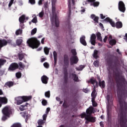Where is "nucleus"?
<instances>
[{
  "instance_id": "nucleus-1",
  "label": "nucleus",
  "mask_w": 127,
  "mask_h": 127,
  "mask_svg": "<svg viewBox=\"0 0 127 127\" xmlns=\"http://www.w3.org/2000/svg\"><path fill=\"white\" fill-rule=\"evenodd\" d=\"M118 126L127 127V102L123 98H119L117 106Z\"/></svg>"
},
{
  "instance_id": "nucleus-2",
  "label": "nucleus",
  "mask_w": 127,
  "mask_h": 127,
  "mask_svg": "<svg viewBox=\"0 0 127 127\" xmlns=\"http://www.w3.org/2000/svg\"><path fill=\"white\" fill-rule=\"evenodd\" d=\"M113 75L118 86L122 88H126L127 87V81L126 77L124 75H123L122 71H119L117 67L115 68Z\"/></svg>"
},
{
  "instance_id": "nucleus-3",
  "label": "nucleus",
  "mask_w": 127,
  "mask_h": 127,
  "mask_svg": "<svg viewBox=\"0 0 127 127\" xmlns=\"http://www.w3.org/2000/svg\"><path fill=\"white\" fill-rule=\"evenodd\" d=\"M27 43L29 47L34 49V48H38L41 43L38 41L37 38H30L27 41Z\"/></svg>"
},
{
  "instance_id": "nucleus-4",
  "label": "nucleus",
  "mask_w": 127,
  "mask_h": 127,
  "mask_svg": "<svg viewBox=\"0 0 127 127\" xmlns=\"http://www.w3.org/2000/svg\"><path fill=\"white\" fill-rule=\"evenodd\" d=\"M107 103H108V106H107V122L110 124H111L112 118L111 115H110V111L111 110V106H112L113 103V100L110 95L107 96Z\"/></svg>"
},
{
  "instance_id": "nucleus-5",
  "label": "nucleus",
  "mask_w": 127,
  "mask_h": 127,
  "mask_svg": "<svg viewBox=\"0 0 127 127\" xmlns=\"http://www.w3.org/2000/svg\"><path fill=\"white\" fill-rule=\"evenodd\" d=\"M52 13L53 16L51 18V21L54 22L55 20L56 27H59L60 23L59 19H58V16L56 13V7L55 4L52 5Z\"/></svg>"
},
{
  "instance_id": "nucleus-6",
  "label": "nucleus",
  "mask_w": 127,
  "mask_h": 127,
  "mask_svg": "<svg viewBox=\"0 0 127 127\" xmlns=\"http://www.w3.org/2000/svg\"><path fill=\"white\" fill-rule=\"evenodd\" d=\"M105 21L109 22L112 27H116L118 29H120L123 26V24L121 21H118L115 24L114 21H113L112 19H111L110 17H107L105 18Z\"/></svg>"
},
{
  "instance_id": "nucleus-7",
  "label": "nucleus",
  "mask_w": 127,
  "mask_h": 127,
  "mask_svg": "<svg viewBox=\"0 0 127 127\" xmlns=\"http://www.w3.org/2000/svg\"><path fill=\"white\" fill-rule=\"evenodd\" d=\"M32 97V96H23V97H18L16 99V104L17 105H21L24 102H28L31 100Z\"/></svg>"
},
{
  "instance_id": "nucleus-8",
  "label": "nucleus",
  "mask_w": 127,
  "mask_h": 127,
  "mask_svg": "<svg viewBox=\"0 0 127 127\" xmlns=\"http://www.w3.org/2000/svg\"><path fill=\"white\" fill-rule=\"evenodd\" d=\"M2 113L3 115L2 117V121H6L7 119V117H9L10 115V111L8 107H5L2 110Z\"/></svg>"
},
{
  "instance_id": "nucleus-9",
  "label": "nucleus",
  "mask_w": 127,
  "mask_h": 127,
  "mask_svg": "<svg viewBox=\"0 0 127 127\" xmlns=\"http://www.w3.org/2000/svg\"><path fill=\"white\" fill-rule=\"evenodd\" d=\"M68 77L69 79H72L74 82H77L80 81L78 76L76 74V72H74V73H69Z\"/></svg>"
},
{
  "instance_id": "nucleus-10",
  "label": "nucleus",
  "mask_w": 127,
  "mask_h": 127,
  "mask_svg": "<svg viewBox=\"0 0 127 127\" xmlns=\"http://www.w3.org/2000/svg\"><path fill=\"white\" fill-rule=\"evenodd\" d=\"M118 8L120 11L124 13L126 10V5L123 1H119L118 3Z\"/></svg>"
},
{
  "instance_id": "nucleus-11",
  "label": "nucleus",
  "mask_w": 127,
  "mask_h": 127,
  "mask_svg": "<svg viewBox=\"0 0 127 127\" xmlns=\"http://www.w3.org/2000/svg\"><path fill=\"white\" fill-rule=\"evenodd\" d=\"M19 68V65L17 64V63H12L9 65L8 70L10 71H13L15 70H17V69H18Z\"/></svg>"
},
{
  "instance_id": "nucleus-12",
  "label": "nucleus",
  "mask_w": 127,
  "mask_h": 127,
  "mask_svg": "<svg viewBox=\"0 0 127 127\" xmlns=\"http://www.w3.org/2000/svg\"><path fill=\"white\" fill-rule=\"evenodd\" d=\"M79 61V59L77 56V55H74V56H72L70 58V65H73V64H77Z\"/></svg>"
},
{
  "instance_id": "nucleus-13",
  "label": "nucleus",
  "mask_w": 127,
  "mask_h": 127,
  "mask_svg": "<svg viewBox=\"0 0 127 127\" xmlns=\"http://www.w3.org/2000/svg\"><path fill=\"white\" fill-rule=\"evenodd\" d=\"M96 35L95 34H92L90 39V42L92 45H94L95 46L96 44Z\"/></svg>"
},
{
  "instance_id": "nucleus-14",
  "label": "nucleus",
  "mask_w": 127,
  "mask_h": 127,
  "mask_svg": "<svg viewBox=\"0 0 127 127\" xmlns=\"http://www.w3.org/2000/svg\"><path fill=\"white\" fill-rule=\"evenodd\" d=\"M8 44V41H6L5 39H0V49L3 47V46H6Z\"/></svg>"
},
{
  "instance_id": "nucleus-15",
  "label": "nucleus",
  "mask_w": 127,
  "mask_h": 127,
  "mask_svg": "<svg viewBox=\"0 0 127 127\" xmlns=\"http://www.w3.org/2000/svg\"><path fill=\"white\" fill-rule=\"evenodd\" d=\"M64 62L65 66H69V57L68 56V55H64Z\"/></svg>"
},
{
  "instance_id": "nucleus-16",
  "label": "nucleus",
  "mask_w": 127,
  "mask_h": 127,
  "mask_svg": "<svg viewBox=\"0 0 127 127\" xmlns=\"http://www.w3.org/2000/svg\"><path fill=\"white\" fill-rule=\"evenodd\" d=\"M80 43L84 46H87V44L86 41V37L84 35L81 36L80 38Z\"/></svg>"
},
{
  "instance_id": "nucleus-17",
  "label": "nucleus",
  "mask_w": 127,
  "mask_h": 127,
  "mask_svg": "<svg viewBox=\"0 0 127 127\" xmlns=\"http://www.w3.org/2000/svg\"><path fill=\"white\" fill-rule=\"evenodd\" d=\"M87 123L89 122L91 123H95L96 122V118L94 117H92L91 115L90 116H87L86 118Z\"/></svg>"
},
{
  "instance_id": "nucleus-18",
  "label": "nucleus",
  "mask_w": 127,
  "mask_h": 127,
  "mask_svg": "<svg viewBox=\"0 0 127 127\" xmlns=\"http://www.w3.org/2000/svg\"><path fill=\"white\" fill-rule=\"evenodd\" d=\"M41 81L43 84H48L49 81V78L47 76L44 75L41 77Z\"/></svg>"
},
{
  "instance_id": "nucleus-19",
  "label": "nucleus",
  "mask_w": 127,
  "mask_h": 127,
  "mask_svg": "<svg viewBox=\"0 0 127 127\" xmlns=\"http://www.w3.org/2000/svg\"><path fill=\"white\" fill-rule=\"evenodd\" d=\"M91 18L93 19L94 22L96 24H97V23H99V17H98V16H96L94 14H92L91 15Z\"/></svg>"
},
{
  "instance_id": "nucleus-20",
  "label": "nucleus",
  "mask_w": 127,
  "mask_h": 127,
  "mask_svg": "<svg viewBox=\"0 0 127 127\" xmlns=\"http://www.w3.org/2000/svg\"><path fill=\"white\" fill-rule=\"evenodd\" d=\"M28 103H26L25 105H22L19 108L20 111H24L25 110H27L28 109Z\"/></svg>"
},
{
  "instance_id": "nucleus-21",
  "label": "nucleus",
  "mask_w": 127,
  "mask_h": 127,
  "mask_svg": "<svg viewBox=\"0 0 127 127\" xmlns=\"http://www.w3.org/2000/svg\"><path fill=\"white\" fill-rule=\"evenodd\" d=\"M94 111L93 108H89L86 110V116H91V114H93Z\"/></svg>"
},
{
  "instance_id": "nucleus-22",
  "label": "nucleus",
  "mask_w": 127,
  "mask_h": 127,
  "mask_svg": "<svg viewBox=\"0 0 127 127\" xmlns=\"http://www.w3.org/2000/svg\"><path fill=\"white\" fill-rule=\"evenodd\" d=\"M53 55H54V64L55 65H56V64H57V57H58V54L56 51H54Z\"/></svg>"
},
{
  "instance_id": "nucleus-23",
  "label": "nucleus",
  "mask_w": 127,
  "mask_h": 127,
  "mask_svg": "<svg viewBox=\"0 0 127 127\" xmlns=\"http://www.w3.org/2000/svg\"><path fill=\"white\" fill-rule=\"evenodd\" d=\"M68 18H69L71 14V5L70 1L68 2Z\"/></svg>"
},
{
  "instance_id": "nucleus-24",
  "label": "nucleus",
  "mask_w": 127,
  "mask_h": 127,
  "mask_svg": "<svg viewBox=\"0 0 127 127\" xmlns=\"http://www.w3.org/2000/svg\"><path fill=\"white\" fill-rule=\"evenodd\" d=\"M109 44L111 45V46H114V45H116L117 41L115 39H111L110 41H109Z\"/></svg>"
},
{
  "instance_id": "nucleus-25",
  "label": "nucleus",
  "mask_w": 127,
  "mask_h": 127,
  "mask_svg": "<svg viewBox=\"0 0 127 127\" xmlns=\"http://www.w3.org/2000/svg\"><path fill=\"white\" fill-rule=\"evenodd\" d=\"M18 59L20 61H22L23 59H24L25 57V54H23V53H20V54H18Z\"/></svg>"
},
{
  "instance_id": "nucleus-26",
  "label": "nucleus",
  "mask_w": 127,
  "mask_h": 127,
  "mask_svg": "<svg viewBox=\"0 0 127 127\" xmlns=\"http://www.w3.org/2000/svg\"><path fill=\"white\" fill-rule=\"evenodd\" d=\"M26 19L25 15H22L19 18V21L20 23H24V21Z\"/></svg>"
},
{
  "instance_id": "nucleus-27",
  "label": "nucleus",
  "mask_w": 127,
  "mask_h": 127,
  "mask_svg": "<svg viewBox=\"0 0 127 127\" xmlns=\"http://www.w3.org/2000/svg\"><path fill=\"white\" fill-rule=\"evenodd\" d=\"M96 36L97 37L98 40H99V41H101V42H103L101 34L100 33V32H97L96 33Z\"/></svg>"
},
{
  "instance_id": "nucleus-28",
  "label": "nucleus",
  "mask_w": 127,
  "mask_h": 127,
  "mask_svg": "<svg viewBox=\"0 0 127 127\" xmlns=\"http://www.w3.org/2000/svg\"><path fill=\"white\" fill-rule=\"evenodd\" d=\"M93 56V58H95V59H98V58H99L98 51H97V50H94Z\"/></svg>"
},
{
  "instance_id": "nucleus-29",
  "label": "nucleus",
  "mask_w": 127,
  "mask_h": 127,
  "mask_svg": "<svg viewBox=\"0 0 127 127\" xmlns=\"http://www.w3.org/2000/svg\"><path fill=\"white\" fill-rule=\"evenodd\" d=\"M96 90L95 86H94L93 91L91 94V97H94L95 99H96L97 97V94H96Z\"/></svg>"
},
{
  "instance_id": "nucleus-30",
  "label": "nucleus",
  "mask_w": 127,
  "mask_h": 127,
  "mask_svg": "<svg viewBox=\"0 0 127 127\" xmlns=\"http://www.w3.org/2000/svg\"><path fill=\"white\" fill-rule=\"evenodd\" d=\"M100 87L102 89H104L105 88L106 84L105 81H101V80H100Z\"/></svg>"
},
{
  "instance_id": "nucleus-31",
  "label": "nucleus",
  "mask_w": 127,
  "mask_h": 127,
  "mask_svg": "<svg viewBox=\"0 0 127 127\" xmlns=\"http://www.w3.org/2000/svg\"><path fill=\"white\" fill-rule=\"evenodd\" d=\"M22 42V39H17V40L16 41V44H17V46H20V45H21Z\"/></svg>"
},
{
  "instance_id": "nucleus-32",
  "label": "nucleus",
  "mask_w": 127,
  "mask_h": 127,
  "mask_svg": "<svg viewBox=\"0 0 127 127\" xmlns=\"http://www.w3.org/2000/svg\"><path fill=\"white\" fill-rule=\"evenodd\" d=\"M0 101L3 104H7L8 100L6 98H0Z\"/></svg>"
},
{
  "instance_id": "nucleus-33",
  "label": "nucleus",
  "mask_w": 127,
  "mask_h": 127,
  "mask_svg": "<svg viewBox=\"0 0 127 127\" xmlns=\"http://www.w3.org/2000/svg\"><path fill=\"white\" fill-rule=\"evenodd\" d=\"M23 33V30L22 29H18L15 32V34L18 36V35H22Z\"/></svg>"
},
{
  "instance_id": "nucleus-34",
  "label": "nucleus",
  "mask_w": 127,
  "mask_h": 127,
  "mask_svg": "<svg viewBox=\"0 0 127 127\" xmlns=\"http://www.w3.org/2000/svg\"><path fill=\"white\" fill-rule=\"evenodd\" d=\"M44 50L46 55H49L50 52L49 48H48V47H45Z\"/></svg>"
},
{
  "instance_id": "nucleus-35",
  "label": "nucleus",
  "mask_w": 127,
  "mask_h": 127,
  "mask_svg": "<svg viewBox=\"0 0 127 127\" xmlns=\"http://www.w3.org/2000/svg\"><path fill=\"white\" fill-rule=\"evenodd\" d=\"M107 65L108 66V71L111 70L112 65V61L109 60L107 62Z\"/></svg>"
},
{
  "instance_id": "nucleus-36",
  "label": "nucleus",
  "mask_w": 127,
  "mask_h": 127,
  "mask_svg": "<svg viewBox=\"0 0 127 127\" xmlns=\"http://www.w3.org/2000/svg\"><path fill=\"white\" fill-rule=\"evenodd\" d=\"M84 68H85L84 65H80L78 68H76V69L77 71H82Z\"/></svg>"
},
{
  "instance_id": "nucleus-37",
  "label": "nucleus",
  "mask_w": 127,
  "mask_h": 127,
  "mask_svg": "<svg viewBox=\"0 0 127 127\" xmlns=\"http://www.w3.org/2000/svg\"><path fill=\"white\" fill-rule=\"evenodd\" d=\"M45 122H44L43 121V120H38V125H40V126H42L43 127V126L44 125Z\"/></svg>"
},
{
  "instance_id": "nucleus-38",
  "label": "nucleus",
  "mask_w": 127,
  "mask_h": 127,
  "mask_svg": "<svg viewBox=\"0 0 127 127\" xmlns=\"http://www.w3.org/2000/svg\"><path fill=\"white\" fill-rule=\"evenodd\" d=\"M11 127H22L21 124L19 123H16L15 124H13Z\"/></svg>"
},
{
  "instance_id": "nucleus-39",
  "label": "nucleus",
  "mask_w": 127,
  "mask_h": 127,
  "mask_svg": "<svg viewBox=\"0 0 127 127\" xmlns=\"http://www.w3.org/2000/svg\"><path fill=\"white\" fill-rule=\"evenodd\" d=\"M91 5H93L94 7H98L100 5V2L96 1H94V2L93 4H91Z\"/></svg>"
},
{
  "instance_id": "nucleus-40",
  "label": "nucleus",
  "mask_w": 127,
  "mask_h": 127,
  "mask_svg": "<svg viewBox=\"0 0 127 127\" xmlns=\"http://www.w3.org/2000/svg\"><path fill=\"white\" fill-rule=\"evenodd\" d=\"M86 117H87V115L86 114H85V113H83V114H81L80 115V117L82 118V119H83L84 118H85V120H86V124H87V121L86 120Z\"/></svg>"
},
{
  "instance_id": "nucleus-41",
  "label": "nucleus",
  "mask_w": 127,
  "mask_h": 127,
  "mask_svg": "<svg viewBox=\"0 0 127 127\" xmlns=\"http://www.w3.org/2000/svg\"><path fill=\"white\" fill-rule=\"evenodd\" d=\"M13 85H14V83L13 82H7L5 84V86H8V87H9V88H10L11 87H12Z\"/></svg>"
},
{
  "instance_id": "nucleus-42",
  "label": "nucleus",
  "mask_w": 127,
  "mask_h": 127,
  "mask_svg": "<svg viewBox=\"0 0 127 127\" xmlns=\"http://www.w3.org/2000/svg\"><path fill=\"white\" fill-rule=\"evenodd\" d=\"M6 60H5L4 59H0V67L1 66H2L6 63Z\"/></svg>"
},
{
  "instance_id": "nucleus-43",
  "label": "nucleus",
  "mask_w": 127,
  "mask_h": 127,
  "mask_svg": "<svg viewBox=\"0 0 127 127\" xmlns=\"http://www.w3.org/2000/svg\"><path fill=\"white\" fill-rule=\"evenodd\" d=\"M71 54H72V56H74V55H77V52L75 49H72L71 50Z\"/></svg>"
},
{
  "instance_id": "nucleus-44",
  "label": "nucleus",
  "mask_w": 127,
  "mask_h": 127,
  "mask_svg": "<svg viewBox=\"0 0 127 127\" xmlns=\"http://www.w3.org/2000/svg\"><path fill=\"white\" fill-rule=\"evenodd\" d=\"M93 64L95 67H98L99 66V62L96 60V61H94Z\"/></svg>"
},
{
  "instance_id": "nucleus-45",
  "label": "nucleus",
  "mask_w": 127,
  "mask_h": 127,
  "mask_svg": "<svg viewBox=\"0 0 127 127\" xmlns=\"http://www.w3.org/2000/svg\"><path fill=\"white\" fill-rule=\"evenodd\" d=\"M32 22L33 23H37L38 22L37 17L36 15H34V18L32 19Z\"/></svg>"
},
{
  "instance_id": "nucleus-46",
  "label": "nucleus",
  "mask_w": 127,
  "mask_h": 127,
  "mask_svg": "<svg viewBox=\"0 0 127 127\" xmlns=\"http://www.w3.org/2000/svg\"><path fill=\"white\" fill-rule=\"evenodd\" d=\"M45 97L47 98H50L51 96V92L50 91H48V92H46L45 93Z\"/></svg>"
},
{
  "instance_id": "nucleus-47",
  "label": "nucleus",
  "mask_w": 127,
  "mask_h": 127,
  "mask_svg": "<svg viewBox=\"0 0 127 127\" xmlns=\"http://www.w3.org/2000/svg\"><path fill=\"white\" fill-rule=\"evenodd\" d=\"M44 15H45V12L43 10L41 11V12H40V13H39V16L40 18H43Z\"/></svg>"
},
{
  "instance_id": "nucleus-48",
  "label": "nucleus",
  "mask_w": 127,
  "mask_h": 127,
  "mask_svg": "<svg viewBox=\"0 0 127 127\" xmlns=\"http://www.w3.org/2000/svg\"><path fill=\"white\" fill-rule=\"evenodd\" d=\"M37 31V28H34V29H33L31 30V35H34L35 34H36Z\"/></svg>"
},
{
  "instance_id": "nucleus-49",
  "label": "nucleus",
  "mask_w": 127,
  "mask_h": 127,
  "mask_svg": "<svg viewBox=\"0 0 127 127\" xmlns=\"http://www.w3.org/2000/svg\"><path fill=\"white\" fill-rule=\"evenodd\" d=\"M22 76L21 73L20 72H18L17 73H16V77L17 78V79H20Z\"/></svg>"
},
{
  "instance_id": "nucleus-50",
  "label": "nucleus",
  "mask_w": 127,
  "mask_h": 127,
  "mask_svg": "<svg viewBox=\"0 0 127 127\" xmlns=\"http://www.w3.org/2000/svg\"><path fill=\"white\" fill-rule=\"evenodd\" d=\"M47 113H46V114H44L43 115V121L44 122H45V123H46V121L47 120Z\"/></svg>"
},
{
  "instance_id": "nucleus-51",
  "label": "nucleus",
  "mask_w": 127,
  "mask_h": 127,
  "mask_svg": "<svg viewBox=\"0 0 127 127\" xmlns=\"http://www.w3.org/2000/svg\"><path fill=\"white\" fill-rule=\"evenodd\" d=\"M64 78L68 77V71H67V69L64 70Z\"/></svg>"
},
{
  "instance_id": "nucleus-52",
  "label": "nucleus",
  "mask_w": 127,
  "mask_h": 127,
  "mask_svg": "<svg viewBox=\"0 0 127 127\" xmlns=\"http://www.w3.org/2000/svg\"><path fill=\"white\" fill-rule=\"evenodd\" d=\"M95 82L96 81H95V79L94 80V79L92 78L90 79L89 81H88V83H91L92 85H94V84H95Z\"/></svg>"
},
{
  "instance_id": "nucleus-53",
  "label": "nucleus",
  "mask_w": 127,
  "mask_h": 127,
  "mask_svg": "<svg viewBox=\"0 0 127 127\" xmlns=\"http://www.w3.org/2000/svg\"><path fill=\"white\" fill-rule=\"evenodd\" d=\"M42 104L43 106H47V105L48 104V102H47V101H46V100H43L42 101Z\"/></svg>"
},
{
  "instance_id": "nucleus-54",
  "label": "nucleus",
  "mask_w": 127,
  "mask_h": 127,
  "mask_svg": "<svg viewBox=\"0 0 127 127\" xmlns=\"http://www.w3.org/2000/svg\"><path fill=\"white\" fill-rule=\"evenodd\" d=\"M66 26H67L68 28H70L71 25L70 24V22L69 20H68V21H66Z\"/></svg>"
},
{
  "instance_id": "nucleus-55",
  "label": "nucleus",
  "mask_w": 127,
  "mask_h": 127,
  "mask_svg": "<svg viewBox=\"0 0 127 127\" xmlns=\"http://www.w3.org/2000/svg\"><path fill=\"white\" fill-rule=\"evenodd\" d=\"M100 17L101 19H104L103 21H104V22H106L107 23H108V22L105 20L106 19H105V18H106V16L103 15V14H100Z\"/></svg>"
},
{
  "instance_id": "nucleus-56",
  "label": "nucleus",
  "mask_w": 127,
  "mask_h": 127,
  "mask_svg": "<svg viewBox=\"0 0 127 127\" xmlns=\"http://www.w3.org/2000/svg\"><path fill=\"white\" fill-rule=\"evenodd\" d=\"M64 84H65V85L68 84V77L64 78Z\"/></svg>"
},
{
  "instance_id": "nucleus-57",
  "label": "nucleus",
  "mask_w": 127,
  "mask_h": 127,
  "mask_svg": "<svg viewBox=\"0 0 127 127\" xmlns=\"http://www.w3.org/2000/svg\"><path fill=\"white\" fill-rule=\"evenodd\" d=\"M19 66H20V68H22V69H24L25 66L22 64V62H19Z\"/></svg>"
},
{
  "instance_id": "nucleus-58",
  "label": "nucleus",
  "mask_w": 127,
  "mask_h": 127,
  "mask_svg": "<svg viewBox=\"0 0 127 127\" xmlns=\"http://www.w3.org/2000/svg\"><path fill=\"white\" fill-rule=\"evenodd\" d=\"M14 0H10L9 1V3H8V6L9 7H11L12 4L14 3Z\"/></svg>"
},
{
  "instance_id": "nucleus-59",
  "label": "nucleus",
  "mask_w": 127,
  "mask_h": 127,
  "mask_svg": "<svg viewBox=\"0 0 127 127\" xmlns=\"http://www.w3.org/2000/svg\"><path fill=\"white\" fill-rule=\"evenodd\" d=\"M44 66L45 67V68H49L50 65L49 63H47V62H45V63H44Z\"/></svg>"
},
{
  "instance_id": "nucleus-60",
  "label": "nucleus",
  "mask_w": 127,
  "mask_h": 127,
  "mask_svg": "<svg viewBox=\"0 0 127 127\" xmlns=\"http://www.w3.org/2000/svg\"><path fill=\"white\" fill-rule=\"evenodd\" d=\"M63 107H64V108L66 109V108H68V106L67 103H65V102H64V103H63Z\"/></svg>"
},
{
  "instance_id": "nucleus-61",
  "label": "nucleus",
  "mask_w": 127,
  "mask_h": 127,
  "mask_svg": "<svg viewBox=\"0 0 127 127\" xmlns=\"http://www.w3.org/2000/svg\"><path fill=\"white\" fill-rule=\"evenodd\" d=\"M87 1L90 3H91V5L93 6V5H92L93 3H94V1H96V0H87Z\"/></svg>"
},
{
  "instance_id": "nucleus-62",
  "label": "nucleus",
  "mask_w": 127,
  "mask_h": 127,
  "mask_svg": "<svg viewBox=\"0 0 127 127\" xmlns=\"http://www.w3.org/2000/svg\"><path fill=\"white\" fill-rule=\"evenodd\" d=\"M108 36H105L104 38L103 39V42H104V43H106V42H107V40H108Z\"/></svg>"
},
{
  "instance_id": "nucleus-63",
  "label": "nucleus",
  "mask_w": 127,
  "mask_h": 127,
  "mask_svg": "<svg viewBox=\"0 0 127 127\" xmlns=\"http://www.w3.org/2000/svg\"><path fill=\"white\" fill-rule=\"evenodd\" d=\"M51 109L50 108H47V109H46V115H47V117H48V115Z\"/></svg>"
},
{
  "instance_id": "nucleus-64",
  "label": "nucleus",
  "mask_w": 127,
  "mask_h": 127,
  "mask_svg": "<svg viewBox=\"0 0 127 127\" xmlns=\"http://www.w3.org/2000/svg\"><path fill=\"white\" fill-rule=\"evenodd\" d=\"M29 2L31 4H35V3H36L35 0H29Z\"/></svg>"
}]
</instances>
